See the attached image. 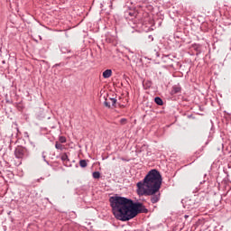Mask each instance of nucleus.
Wrapping results in <instances>:
<instances>
[{"instance_id":"obj_1","label":"nucleus","mask_w":231,"mask_h":231,"mask_svg":"<svg viewBox=\"0 0 231 231\" xmlns=\"http://www.w3.org/2000/svg\"><path fill=\"white\" fill-rule=\"evenodd\" d=\"M112 212L119 221H131L138 214H148L149 209L142 202H134L131 199L113 196L109 199Z\"/></svg>"},{"instance_id":"obj_7","label":"nucleus","mask_w":231,"mask_h":231,"mask_svg":"<svg viewBox=\"0 0 231 231\" xmlns=\"http://www.w3.org/2000/svg\"><path fill=\"white\" fill-rule=\"evenodd\" d=\"M111 75H113V70L111 69H106L103 72V79H109L111 77Z\"/></svg>"},{"instance_id":"obj_8","label":"nucleus","mask_w":231,"mask_h":231,"mask_svg":"<svg viewBox=\"0 0 231 231\" xmlns=\"http://www.w3.org/2000/svg\"><path fill=\"white\" fill-rule=\"evenodd\" d=\"M154 102L157 104V106H163V99H162L160 97H156L154 98Z\"/></svg>"},{"instance_id":"obj_21","label":"nucleus","mask_w":231,"mask_h":231,"mask_svg":"<svg viewBox=\"0 0 231 231\" xmlns=\"http://www.w3.org/2000/svg\"><path fill=\"white\" fill-rule=\"evenodd\" d=\"M132 28H134V26H132Z\"/></svg>"},{"instance_id":"obj_19","label":"nucleus","mask_w":231,"mask_h":231,"mask_svg":"<svg viewBox=\"0 0 231 231\" xmlns=\"http://www.w3.org/2000/svg\"><path fill=\"white\" fill-rule=\"evenodd\" d=\"M184 217H185V219H188L189 215H185Z\"/></svg>"},{"instance_id":"obj_20","label":"nucleus","mask_w":231,"mask_h":231,"mask_svg":"<svg viewBox=\"0 0 231 231\" xmlns=\"http://www.w3.org/2000/svg\"><path fill=\"white\" fill-rule=\"evenodd\" d=\"M56 66H60V64H56Z\"/></svg>"},{"instance_id":"obj_10","label":"nucleus","mask_w":231,"mask_h":231,"mask_svg":"<svg viewBox=\"0 0 231 231\" xmlns=\"http://www.w3.org/2000/svg\"><path fill=\"white\" fill-rule=\"evenodd\" d=\"M130 15V17H136V12L134 11H126L125 12V16Z\"/></svg>"},{"instance_id":"obj_13","label":"nucleus","mask_w":231,"mask_h":231,"mask_svg":"<svg viewBox=\"0 0 231 231\" xmlns=\"http://www.w3.org/2000/svg\"><path fill=\"white\" fill-rule=\"evenodd\" d=\"M92 176H93L94 180H98L100 178V171H94L92 173Z\"/></svg>"},{"instance_id":"obj_12","label":"nucleus","mask_w":231,"mask_h":231,"mask_svg":"<svg viewBox=\"0 0 231 231\" xmlns=\"http://www.w3.org/2000/svg\"><path fill=\"white\" fill-rule=\"evenodd\" d=\"M55 147L56 149H58L59 151H62V149H64V145H62L60 143L56 142L55 143Z\"/></svg>"},{"instance_id":"obj_16","label":"nucleus","mask_w":231,"mask_h":231,"mask_svg":"<svg viewBox=\"0 0 231 231\" xmlns=\"http://www.w3.org/2000/svg\"><path fill=\"white\" fill-rule=\"evenodd\" d=\"M120 124H122V125H125V124H127V119L122 118V119L120 120Z\"/></svg>"},{"instance_id":"obj_4","label":"nucleus","mask_w":231,"mask_h":231,"mask_svg":"<svg viewBox=\"0 0 231 231\" xmlns=\"http://www.w3.org/2000/svg\"><path fill=\"white\" fill-rule=\"evenodd\" d=\"M116 98L115 97H109V98H105V101H104V106L105 107H108V109L111 107V104L113 106V107H115L116 106Z\"/></svg>"},{"instance_id":"obj_2","label":"nucleus","mask_w":231,"mask_h":231,"mask_svg":"<svg viewBox=\"0 0 231 231\" xmlns=\"http://www.w3.org/2000/svg\"><path fill=\"white\" fill-rule=\"evenodd\" d=\"M162 174L158 170H151L144 179L137 182V192L139 196H151V203L154 205L160 201L162 194L160 189H162Z\"/></svg>"},{"instance_id":"obj_9","label":"nucleus","mask_w":231,"mask_h":231,"mask_svg":"<svg viewBox=\"0 0 231 231\" xmlns=\"http://www.w3.org/2000/svg\"><path fill=\"white\" fill-rule=\"evenodd\" d=\"M79 167H81V169H86V167H88V161L80 160L79 161Z\"/></svg>"},{"instance_id":"obj_17","label":"nucleus","mask_w":231,"mask_h":231,"mask_svg":"<svg viewBox=\"0 0 231 231\" xmlns=\"http://www.w3.org/2000/svg\"><path fill=\"white\" fill-rule=\"evenodd\" d=\"M43 161L46 162L47 165H50V162L46 160V155H44V152H42Z\"/></svg>"},{"instance_id":"obj_11","label":"nucleus","mask_w":231,"mask_h":231,"mask_svg":"<svg viewBox=\"0 0 231 231\" xmlns=\"http://www.w3.org/2000/svg\"><path fill=\"white\" fill-rule=\"evenodd\" d=\"M60 51L61 53H71V50H69L68 47H61Z\"/></svg>"},{"instance_id":"obj_5","label":"nucleus","mask_w":231,"mask_h":231,"mask_svg":"<svg viewBox=\"0 0 231 231\" xmlns=\"http://www.w3.org/2000/svg\"><path fill=\"white\" fill-rule=\"evenodd\" d=\"M60 160L65 167H71V162H69V157L68 156L67 152H64L60 155Z\"/></svg>"},{"instance_id":"obj_15","label":"nucleus","mask_w":231,"mask_h":231,"mask_svg":"<svg viewBox=\"0 0 231 231\" xmlns=\"http://www.w3.org/2000/svg\"><path fill=\"white\" fill-rule=\"evenodd\" d=\"M145 86H146V89H147V88H151V86H152V83L151 81H146Z\"/></svg>"},{"instance_id":"obj_18","label":"nucleus","mask_w":231,"mask_h":231,"mask_svg":"<svg viewBox=\"0 0 231 231\" xmlns=\"http://www.w3.org/2000/svg\"><path fill=\"white\" fill-rule=\"evenodd\" d=\"M203 183H207V180L200 181V185H203Z\"/></svg>"},{"instance_id":"obj_6","label":"nucleus","mask_w":231,"mask_h":231,"mask_svg":"<svg viewBox=\"0 0 231 231\" xmlns=\"http://www.w3.org/2000/svg\"><path fill=\"white\" fill-rule=\"evenodd\" d=\"M178 93H181V86L175 85L172 87L171 95H178Z\"/></svg>"},{"instance_id":"obj_3","label":"nucleus","mask_w":231,"mask_h":231,"mask_svg":"<svg viewBox=\"0 0 231 231\" xmlns=\"http://www.w3.org/2000/svg\"><path fill=\"white\" fill-rule=\"evenodd\" d=\"M14 156L18 160H23L30 156V152H28V149L23 146H17L14 150Z\"/></svg>"},{"instance_id":"obj_14","label":"nucleus","mask_w":231,"mask_h":231,"mask_svg":"<svg viewBox=\"0 0 231 231\" xmlns=\"http://www.w3.org/2000/svg\"><path fill=\"white\" fill-rule=\"evenodd\" d=\"M59 142L60 143H66V137L65 136H60Z\"/></svg>"}]
</instances>
